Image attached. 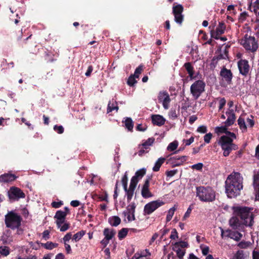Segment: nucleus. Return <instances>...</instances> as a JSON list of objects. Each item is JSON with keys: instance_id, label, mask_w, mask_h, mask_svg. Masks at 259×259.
Here are the masks:
<instances>
[{"instance_id": "nucleus-61", "label": "nucleus", "mask_w": 259, "mask_h": 259, "mask_svg": "<svg viewBox=\"0 0 259 259\" xmlns=\"http://www.w3.org/2000/svg\"><path fill=\"white\" fill-rule=\"evenodd\" d=\"M170 238L171 239H176V238H178V233L176 229H174L172 230Z\"/></svg>"}, {"instance_id": "nucleus-25", "label": "nucleus", "mask_w": 259, "mask_h": 259, "mask_svg": "<svg viewBox=\"0 0 259 259\" xmlns=\"http://www.w3.org/2000/svg\"><path fill=\"white\" fill-rule=\"evenodd\" d=\"M146 173V169L145 168H142L141 169L138 170L135 172V175L133 177V178L139 181V180H141L144 177V175H145Z\"/></svg>"}, {"instance_id": "nucleus-35", "label": "nucleus", "mask_w": 259, "mask_h": 259, "mask_svg": "<svg viewBox=\"0 0 259 259\" xmlns=\"http://www.w3.org/2000/svg\"><path fill=\"white\" fill-rule=\"evenodd\" d=\"M84 234L85 231L83 230L78 232L73 235L72 240H74L75 242H77L81 239Z\"/></svg>"}, {"instance_id": "nucleus-57", "label": "nucleus", "mask_w": 259, "mask_h": 259, "mask_svg": "<svg viewBox=\"0 0 259 259\" xmlns=\"http://www.w3.org/2000/svg\"><path fill=\"white\" fill-rule=\"evenodd\" d=\"M177 169H174L171 170H167L165 172V174L168 177H171L178 173Z\"/></svg>"}, {"instance_id": "nucleus-17", "label": "nucleus", "mask_w": 259, "mask_h": 259, "mask_svg": "<svg viewBox=\"0 0 259 259\" xmlns=\"http://www.w3.org/2000/svg\"><path fill=\"white\" fill-rule=\"evenodd\" d=\"M152 123L153 125L161 126L164 124L165 119L164 117L159 114L152 115L151 116Z\"/></svg>"}, {"instance_id": "nucleus-22", "label": "nucleus", "mask_w": 259, "mask_h": 259, "mask_svg": "<svg viewBox=\"0 0 259 259\" xmlns=\"http://www.w3.org/2000/svg\"><path fill=\"white\" fill-rule=\"evenodd\" d=\"M116 231L113 229L105 228L103 231V235L106 240H111L115 236Z\"/></svg>"}, {"instance_id": "nucleus-13", "label": "nucleus", "mask_w": 259, "mask_h": 259, "mask_svg": "<svg viewBox=\"0 0 259 259\" xmlns=\"http://www.w3.org/2000/svg\"><path fill=\"white\" fill-rule=\"evenodd\" d=\"M150 178L148 177L145 181L144 184L143 185L141 195L144 198H148L153 196V194L150 191L149 186H150Z\"/></svg>"}, {"instance_id": "nucleus-7", "label": "nucleus", "mask_w": 259, "mask_h": 259, "mask_svg": "<svg viewBox=\"0 0 259 259\" xmlns=\"http://www.w3.org/2000/svg\"><path fill=\"white\" fill-rule=\"evenodd\" d=\"M184 8L182 5L179 4L172 7V14L175 17V22L179 25H182L184 21V16L182 13Z\"/></svg>"}, {"instance_id": "nucleus-3", "label": "nucleus", "mask_w": 259, "mask_h": 259, "mask_svg": "<svg viewBox=\"0 0 259 259\" xmlns=\"http://www.w3.org/2000/svg\"><path fill=\"white\" fill-rule=\"evenodd\" d=\"M197 196L204 202H212L215 200V193L210 187L200 186L196 188Z\"/></svg>"}, {"instance_id": "nucleus-4", "label": "nucleus", "mask_w": 259, "mask_h": 259, "mask_svg": "<svg viewBox=\"0 0 259 259\" xmlns=\"http://www.w3.org/2000/svg\"><path fill=\"white\" fill-rule=\"evenodd\" d=\"M240 44L246 51L252 53L256 52L258 48L255 38L254 36H249L247 34L241 40Z\"/></svg>"}, {"instance_id": "nucleus-44", "label": "nucleus", "mask_w": 259, "mask_h": 259, "mask_svg": "<svg viewBox=\"0 0 259 259\" xmlns=\"http://www.w3.org/2000/svg\"><path fill=\"white\" fill-rule=\"evenodd\" d=\"M175 210H176V208L174 207L171 208L168 210V212L166 215V221L167 222H169L171 220V219L174 214V212H175Z\"/></svg>"}, {"instance_id": "nucleus-41", "label": "nucleus", "mask_w": 259, "mask_h": 259, "mask_svg": "<svg viewBox=\"0 0 259 259\" xmlns=\"http://www.w3.org/2000/svg\"><path fill=\"white\" fill-rule=\"evenodd\" d=\"M136 78L134 75H131L128 78L127 83L130 87H133L137 83V81L136 80Z\"/></svg>"}, {"instance_id": "nucleus-24", "label": "nucleus", "mask_w": 259, "mask_h": 259, "mask_svg": "<svg viewBox=\"0 0 259 259\" xmlns=\"http://www.w3.org/2000/svg\"><path fill=\"white\" fill-rule=\"evenodd\" d=\"M108 222L112 226L116 227L120 224L121 219L118 216H112L109 218Z\"/></svg>"}, {"instance_id": "nucleus-33", "label": "nucleus", "mask_w": 259, "mask_h": 259, "mask_svg": "<svg viewBox=\"0 0 259 259\" xmlns=\"http://www.w3.org/2000/svg\"><path fill=\"white\" fill-rule=\"evenodd\" d=\"M128 231V229L127 228H123L121 229L118 233V237L120 240L124 239L127 235Z\"/></svg>"}, {"instance_id": "nucleus-46", "label": "nucleus", "mask_w": 259, "mask_h": 259, "mask_svg": "<svg viewBox=\"0 0 259 259\" xmlns=\"http://www.w3.org/2000/svg\"><path fill=\"white\" fill-rule=\"evenodd\" d=\"M144 66L142 64L140 65L135 70L134 75L136 77L138 78L139 75L142 73L143 70Z\"/></svg>"}, {"instance_id": "nucleus-56", "label": "nucleus", "mask_w": 259, "mask_h": 259, "mask_svg": "<svg viewBox=\"0 0 259 259\" xmlns=\"http://www.w3.org/2000/svg\"><path fill=\"white\" fill-rule=\"evenodd\" d=\"M226 103V99L224 98H222L220 99L219 101V110H221L223 108V107L225 106Z\"/></svg>"}, {"instance_id": "nucleus-43", "label": "nucleus", "mask_w": 259, "mask_h": 259, "mask_svg": "<svg viewBox=\"0 0 259 259\" xmlns=\"http://www.w3.org/2000/svg\"><path fill=\"white\" fill-rule=\"evenodd\" d=\"M124 191L126 192V194L127 196V200L128 202H130L131 200V199L133 196L135 190L133 189L128 188V189H127V190H124Z\"/></svg>"}, {"instance_id": "nucleus-27", "label": "nucleus", "mask_w": 259, "mask_h": 259, "mask_svg": "<svg viewBox=\"0 0 259 259\" xmlns=\"http://www.w3.org/2000/svg\"><path fill=\"white\" fill-rule=\"evenodd\" d=\"M136 207V204L134 202L132 203L131 204L127 205L126 207V211H124L123 212V214L125 217L127 213H135Z\"/></svg>"}, {"instance_id": "nucleus-32", "label": "nucleus", "mask_w": 259, "mask_h": 259, "mask_svg": "<svg viewBox=\"0 0 259 259\" xmlns=\"http://www.w3.org/2000/svg\"><path fill=\"white\" fill-rule=\"evenodd\" d=\"M244 252L242 250H238L234 254L231 259H245Z\"/></svg>"}, {"instance_id": "nucleus-52", "label": "nucleus", "mask_w": 259, "mask_h": 259, "mask_svg": "<svg viewBox=\"0 0 259 259\" xmlns=\"http://www.w3.org/2000/svg\"><path fill=\"white\" fill-rule=\"evenodd\" d=\"M248 15L247 12H244L243 13H241L240 14V16L238 18V20L239 22L242 23L244 22L248 17Z\"/></svg>"}, {"instance_id": "nucleus-16", "label": "nucleus", "mask_w": 259, "mask_h": 259, "mask_svg": "<svg viewBox=\"0 0 259 259\" xmlns=\"http://www.w3.org/2000/svg\"><path fill=\"white\" fill-rule=\"evenodd\" d=\"M226 237L230 238L236 241H239L242 237V234L238 231H234L231 230H226Z\"/></svg>"}, {"instance_id": "nucleus-18", "label": "nucleus", "mask_w": 259, "mask_h": 259, "mask_svg": "<svg viewBox=\"0 0 259 259\" xmlns=\"http://www.w3.org/2000/svg\"><path fill=\"white\" fill-rule=\"evenodd\" d=\"M184 67L186 70L191 80L194 79L196 76L194 75V68L191 62H186L184 64Z\"/></svg>"}, {"instance_id": "nucleus-26", "label": "nucleus", "mask_w": 259, "mask_h": 259, "mask_svg": "<svg viewBox=\"0 0 259 259\" xmlns=\"http://www.w3.org/2000/svg\"><path fill=\"white\" fill-rule=\"evenodd\" d=\"M165 160V158L163 157H160L158 158V160L156 161L155 165L152 168V170L154 171H159L161 166L164 162Z\"/></svg>"}, {"instance_id": "nucleus-19", "label": "nucleus", "mask_w": 259, "mask_h": 259, "mask_svg": "<svg viewBox=\"0 0 259 259\" xmlns=\"http://www.w3.org/2000/svg\"><path fill=\"white\" fill-rule=\"evenodd\" d=\"M187 160V156H174L171 157L169 160L172 161L173 160H180V163H171L172 167L179 166L183 164V163Z\"/></svg>"}, {"instance_id": "nucleus-28", "label": "nucleus", "mask_w": 259, "mask_h": 259, "mask_svg": "<svg viewBox=\"0 0 259 259\" xmlns=\"http://www.w3.org/2000/svg\"><path fill=\"white\" fill-rule=\"evenodd\" d=\"M41 246L47 249L51 250L58 247V244L57 243H53L52 242L48 241L46 243H41Z\"/></svg>"}, {"instance_id": "nucleus-5", "label": "nucleus", "mask_w": 259, "mask_h": 259, "mask_svg": "<svg viewBox=\"0 0 259 259\" xmlns=\"http://www.w3.org/2000/svg\"><path fill=\"white\" fill-rule=\"evenodd\" d=\"M206 84L203 80L194 81L190 87V92L193 98L197 100L204 92Z\"/></svg>"}, {"instance_id": "nucleus-62", "label": "nucleus", "mask_w": 259, "mask_h": 259, "mask_svg": "<svg viewBox=\"0 0 259 259\" xmlns=\"http://www.w3.org/2000/svg\"><path fill=\"white\" fill-rule=\"evenodd\" d=\"M72 234L69 232L67 233L63 237V240L64 243H67V242L69 241V240L71 238Z\"/></svg>"}, {"instance_id": "nucleus-23", "label": "nucleus", "mask_w": 259, "mask_h": 259, "mask_svg": "<svg viewBox=\"0 0 259 259\" xmlns=\"http://www.w3.org/2000/svg\"><path fill=\"white\" fill-rule=\"evenodd\" d=\"M232 144H234L233 143V139L227 136H222L219 140V145H232Z\"/></svg>"}, {"instance_id": "nucleus-36", "label": "nucleus", "mask_w": 259, "mask_h": 259, "mask_svg": "<svg viewBox=\"0 0 259 259\" xmlns=\"http://www.w3.org/2000/svg\"><path fill=\"white\" fill-rule=\"evenodd\" d=\"M175 248H187L189 246V244L187 242L181 241L179 242H175L174 244Z\"/></svg>"}, {"instance_id": "nucleus-1", "label": "nucleus", "mask_w": 259, "mask_h": 259, "mask_svg": "<svg viewBox=\"0 0 259 259\" xmlns=\"http://www.w3.org/2000/svg\"><path fill=\"white\" fill-rule=\"evenodd\" d=\"M252 209L248 207H233V216L229 220V224L234 230H242L244 226L251 227L254 223Z\"/></svg>"}, {"instance_id": "nucleus-51", "label": "nucleus", "mask_w": 259, "mask_h": 259, "mask_svg": "<svg viewBox=\"0 0 259 259\" xmlns=\"http://www.w3.org/2000/svg\"><path fill=\"white\" fill-rule=\"evenodd\" d=\"M115 106V101H114L113 100L112 101H109L108 103V107H107V112L109 113V112L112 111L113 110H114Z\"/></svg>"}, {"instance_id": "nucleus-31", "label": "nucleus", "mask_w": 259, "mask_h": 259, "mask_svg": "<svg viewBox=\"0 0 259 259\" xmlns=\"http://www.w3.org/2000/svg\"><path fill=\"white\" fill-rule=\"evenodd\" d=\"M238 124L240 128L242 131L243 132L247 131V126L246 125L244 118L240 116L238 119Z\"/></svg>"}, {"instance_id": "nucleus-54", "label": "nucleus", "mask_w": 259, "mask_h": 259, "mask_svg": "<svg viewBox=\"0 0 259 259\" xmlns=\"http://www.w3.org/2000/svg\"><path fill=\"white\" fill-rule=\"evenodd\" d=\"M63 204V203L62 201H53L51 203V206H52V207L58 208L60 207Z\"/></svg>"}, {"instance_id": "nucleus-20", "label": "nucleus", "mask_w": 259, "mask_h": 259, "mask_svg": "<svg viewBox=\"0 0 259 259\" xmlns=\"http://www.w3.org/2000/svg\"><path fill=\"white\" fill-rule=\"evenodd\" d=\"M15 175L7 173L0 176V183H9L15 180Z\"/></svg>"}, {"instance_id": "nucleus-14", "label": "nucleus", "mask_w": 259, "mask_h": 259, "mask_svg": "<svg viewBox=\"0 0 259 259\" xmlns=\"http://www.w3.org/2000/svg\"><path fill=\"white\" fill-rule=\"evenodd\" d=\"M226 114L228 116V118L225 122V124L226 126H231L234 123L236 119L235 113L234 111V110L229 108L226 111Z\"/></svg>"}, {"instance_id": "nucleus-34", "label": "nucleus", "mask_w": 259, "mask_h": 259, "mask_svg": "<svg viewBox=\"0 0 259 259\" xmlns=\"http://www.w3.org/2000/svg\"><path fill=\"white\" fill-rule=\"evenodd\" d=\"M10 254V248L6 246H0V254L2 256H7Z\"/></svg>"}, {"instance_id": "nucleus-53", "label": "nucleus", "mask_w": 259, "mask_h": 259, "mask_svg": "<svg viewBox=\"0 0 259 259\" xmlns=\"http://www.w3.org/2000/svg\"><path fill=\"white\" fill-rule=\"evenodd\" d=\"M70 227V224L69 223L64 222L60 228V231L65 232L67 231Z\"/></svg>"}, {"instance_id": "nucleus-8", "label": "nucleus", "mask_w": 259, "mask_h": 259, "mask_svg": "<svg viewBox=\"0 0 259 259\" xmlns=\"http://www.w3.org/2000/svg\"><path fill=\"white\" fill-rule=\"evenodd\" d=\"M5 224L7 227L12 229L16 228V213L14 211H9L5 215Z\"/></svg>"}, {"instance_id": "nucleus-42", "label": "nucleus", "mask_w": 259, "mask_h": 259, "mask_svg": "<svg viewBox=\"0 0 259 259\" xmlns=\"http://www.w3.org/2000/svg\"><path fill=\"white\" fill-rule=\"evenodd\" d=\"M66 214L61 210H57L56 212V214L54 216V219L60 218L64 220L66 219Z\"/></svg>"}, {"instance_id": "nucleus-15", "label": "nucleus", "mask_w": 259, "mask_h": 259, "mask_svg": "<svg viewBox=\"0 0 259 259\" xmlns=\"http://www.w3.org/2000/svg\"><path fill=\"white\" fill-rule=\"evenodd\" d=\"M220 145L223 151V156L225 157L228 156L232 150H236L238 148V146L235 144Z\"/></svg>"}, {"instance_id": "nucleus-12", "label": "nucleus", "mask_w": 259, "mask_h": 259, "mask_svg": "<svg viewBox=\"0 0 259 259\" xmlns=\"http://www.w3.org/2000/svg\"><path fill=\"white\" fill-rule=\"evenodd\" d=\"M159 102H162L163 108L168 109L170 99L168 93L166 91L160 92L158 96Z\"/></svg>"}, {"instance_id": "nucleus-37", "label": "nucleus", "mask_w": 259, "mask_h": 259, "mask_svg": "<svg viewBox=\"0 0 259 259\" xmlns=\"http://www.w3.org/2000/svg\"><path fill=\"white\" fill-rule=\"evenodd\" d=\"M173 250L176 252L178 257L180 259H183L186 252L185 250H182L180 248H175L174 247Z\"/></svg>"}, {"instance_id": "nucleus-9", "label": "nucleus", "mask_w": 259, "mask_h": 259, "mask_svg": "<svg viewBox=\"0 0 259 259\" xmlns=\"http://www.w3.org/2000/svg\"><path fill=\"white\" fill-rule=\"evenodd\" d=\"M239 73L244 76H246L249 72L250 66L248 61L245 59H240L237 62Z\"/></svg>"}, {"instance_id": "nucleus-59", "label": "nucleus", "mask_w": 259, "mask_h": 259, "mask_svg": "<svg viewBox=\"0 0 259 259\" xmlns=\"http://www.w3.org/2000/svg\"><path fill=\"white\" fill-rule=\"evenodd\" d=\"M25 197V193L20 188H17V200L19 198H24Z\"/></svg>"}, {"instance_id": "nucleus-2", "label": "nucleus", "mask_w": 259, "mask_h": 259, "mask_svg": "<svg viewBox=\"0 0 259 259\" xmlns=\"http://www.w3.org/2000/svg\"><path fill=\"white\" fill-rule=\"evenodd\" d=\"M243 178L240 173L233 172L229 175L225 182L226 192L229 198H235L240 194L243 189Z\"/></svg>"}, {"instance_id": "nucleus-39", "label": "nucleus", "mask_w": 259, "mask_h": 259, "mask_svg": "<svg viewBox=\"0 0 259 259\" xmlns=\"http://www.w3.org/2000/svg\"><path fill=\"white\" fill-rule=\"evenodd\" d=\"M127 182H128L127 174V172H125L121 179V183H122L124 190H127Z\"/></svg>"}, {"instance_id": "nucleus-55", "label": "nucleus", "mask_w": 259, "mask_h": 259, "mask_svg": "<svg viewBox=\"0 0 259 259\" xmlns=\"http://www.w3.org/2000/svg\"><path fill=\"white\" fill-rule=\"evenodd\" d=\"M212 137V135L211 133H209L208 134H206L204 136V141L205 143H206L207 144L209 143Z\"/></svg>"}, {"instance_id": "nucleus-64", "label": "nucleus", "mask_w": 259, "mask_h": 259, "mask_svg": "<svg viewBox=\"0 0 259 259\" xmlns=\"http://www.w3.org/2000/svg\"><path fill=\"white\" fill-rule=\"evenodd\" d=\"M238 246L240 248H246L248 246V243L246 241H242L238 244Z\"/></svg>"}, {"instance_id": "nucleus-48", "label": "nucleus", "mask_w": 259, "mask_h": 259, "mask_svg": "<svg viewBox=\"0 0 259 259\" xmlns=\"http://www.w3.org/2000/svg\"><path fill=\"white\" fill-rule=\"evenodd\" d=\"M226 57L222 54H220V55H218V56H215L213 57V58L212 59V63H214V61L216 60V62H215V64L217 63L218 61L222 60V59H225Z\"/></svg>"}, {"instance_id": "nucleus-49", "label": "nucleus", "mask_w": 259, "mask_h": 259, "mask_svg": "<svg viewBox=\"0 0 259 259\" xmlns=\"http://www.w3.org/2000/svg\"><path fill=\"white\" fill-rule=\"evenodd\" d=\"M53 129L56 132L59 134H63L64 131V127L62 125H55L54 126Z\"/></svg>"}, {"instance_id": "nucleus-30", "label": "nucleus", "mask_w": 259, "mask_h": 259, "mask_svg": "<svg viewBox=\"0 0 259 259\" xmlns=\"http://www.w3.org/2000/svg\"><path fill=\"white\" fill-rule=\"evenodd\" d=\"M8 194L9 199L12 201H15L16 199V187H11Z\"/></svg>"}, {"instance_id": "nucleus-6", "label": "nucleus", "mask_w": 259, "mask_h": 259, "mask_svg": "<svg viewBox=\"0 0 259 259\" xmlns=\"http://www.w3.org/2000/svg\"><path fill=\"white\" fill-rule=\"evenodd\" d=\"M164 203L161 200H155L147 203L144 208L145 215H149L154 212L156 209L163 205Z\"/></svg>"}, {"instance_id": "nucleus-60", "label": "nucleus", "mask_w": 259, "mask_h": 259, "mask_svg": "<svg viewBox=\"0 0 259 259\" xmlns=\"http://www.w3.org/2000/svg\"><path fill=\"white\" fill-rule=\"evenodd\" d=\"M207 131V127L205 125H201L197 130V132L203 134L206 133Z\"/></svg>"}, {"instance_id": "nucleus-47", "label": "nucleus", "mask_w": 259, "mask_h": 259, "mask_svg": "<svg viewBox=\"0 0 259 259\" xmlns=\"http://www.w3.org/2000/svg\"><path fill=\"white\" fill-rule=\"evenodd\" d=\"M154 140L155 139L153 138H150L142 144V146L146 149L147 146L152 145Z\"/></svg>"}, {"instance_id": "nucleus-11", "label": "nucleus", "mask_w": 259, "mask_h": 259, "mask_svg": "<svg viewBox=\"0 0 259 259\" xmlns=\"http://www.w3.org/2000/svg\"><path fill=\"white\" fill-rule=\"evenodd\" d=\"M214 26H213L212 29L214 28ZM226 25L224 22H219V25L216 28L215 30L212 29L210 31V35L211 37L214 38L215 39H219V36L224 33L226 30Z\"/></svg>"}, {"instance_id": "nucleus-63", "label": "nucleus", "mask_w": 259, "mask_h": 259, "mask_svg": "<svg viewBox=\"0 0 259 259\" xmlns=\"http://www.w3.org/2000/svg\"><path fill=\"white\" fill-rule=\"evenodd\" d=\"M203 164L202 163H198L197 164H194L192 166V168L193 169H195L198 170H201L203 167Z\"/></svg>"}, {"instance_id": "nucleus-40", "label": "nucleus", "mask_w": 259, "mask_h": 259, "mask_svg": "<svg viewBox=\"0 0 259 259\" xmlns=\"http://www.w3.org/2000/svg\"><path fill=\"white\" fill-rule=\"evenodd\" d=\"M178 146V142L176 141H174L169 144L167 147V150L169 151H173L175 150Z\"/></svg>"}, {"instance_id": "nucleus-29", "label": "nucleus", "mask_w": 259, "mask_h": 259, "mask_svg": "<svg viewBox=\"0 0 259 259\" xmlns=\"http://www.w3.org/2000/svg\"><path fill=\"white\" fill-rule=\"evenodd\" d=\"M124 124L125 127L129 131H133V127H134V122L130 117H126L124 121Z\"/></svg>"}, {"instance_id": "nucleus-38", "label": "nucleus", "mask_w": 259, "mask_h": 259, "mask_svg": "<svg viewBox=\"0 0 259 259\" xmlns=\"http://www.w3.org/2000/svg\"><path fill=\"white\" fill-rule=\"evenodd\" d=\"M179 111H177L176 109L171 108L169 112V118L172 120H175L177 118Z\"/></svg>"}, {"instance_id": "nucleus-21", "label": "nucleus", "mask_w": 259, "mask_h": 259, "mask_svg": "<svg viewBox=\"0 0 259 259\" xmlns=\"http://www.w3.org/2000/svg\"><path fill=\"white\" fill-rule=\"evenodd\" d=\"M253 184L255 191V198L259 200V174H254Z\"/></svg>"}, {"instance_id": "nucleus-58", "label": "nucleus", "mask_w": 259, "mask_h": 259, "mask_svg": "<svg viewBox=\"0 0 259 259\" xmlns=\"http://www.w3.org/2000/svg\"><path fill=\"white\" fill-rule=\"evenodd\" d=\"M202 250V253L203 255H207L209 251V247L208 246H205L204 247L200 246Z\"/></svg>"}, {"instance_id": "nucleus-10", "label": "nucleus", "mask_w": 259, "mask_h": 259, "mask_svg": "<svg viewBox=\"0 0 259 259\" xmlns=\"http://www.w3.org/2000/svg\"><path fill=\"white\" fill-rule=\"evenodd\" d=\"M220 75L222 80L225 81L227 85L232 84L233 75L231 70L223 67L221 70Z\"/></svg>"}, {"instance_id": "nucleus-50", "label": "nucleus", "mask_w": 259, "mask_h": 259, "mask_svg": "<svg viewBox=\"0 0 259 259\" xmlns=\"http://www.w3.org/2000/svg\"><path fill=\"white\" fill-rule=\"evenodd\" d=\"M138 182L139 181L137 180H136L132 177L131 180L129 188L135 190Z\"/></svg>"}, {"instance_id": "nucleus-45", "label": "nucleus", "mask_w": 259, "mask_h": 259, "mask_svg": "<svg viewBox=\"0 0 259 259\" xmlns=\"http://www.w3.org/2000/svg\"><path fill=\"white\" fill-rule=\"evenodd\" d=\"M227 126L226 125L225 126H217L215 128V132L218 134L225 133L227 130Z\"/></svg>"}]
</instances>
